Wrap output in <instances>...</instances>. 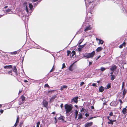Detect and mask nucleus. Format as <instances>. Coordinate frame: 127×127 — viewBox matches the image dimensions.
I'll use <instances>...</instances> for the list:
<instances>
[{
	"label": "nucleus",
	"instance_id": "f257e3e1",
	"mask_svg": "<svg viewBox=\"0 0 127 127\" xmlns=\"http://www.w3.org/2000/svg\"><path fill=\"white\" fill-rule=\"evenodd\" d=\"M88 18H87L85 19V22H84L83 25V26L84 28V31L85 33H87L88 31L92 29L91 25L89 24L88 21L89 19Z\"/></svg>",
	"mask_w": 127,
	"mask_h": 127
},
{
	"label": "nucleus",
	"instance_id": "f03ea898",
	"mask_svg": "<svg viewBox=\"0 0 127 127\" xmlns=\"http://www.w3.org/2000/svg\"><path fill=\"white\" fill-rule=\"evenodd\" d=\"M83 105L84 108H83L82 106H80L78 107V106L77 105H75V106L77 109H81L80 111H83L84 110H85V111H87L89 110L88 109L90 108H91L92 109H93V111L95 110H94V108L93 106L88 105L85 103H84Z\"/></svg>",
	"mask_w": 127,
	"mask_h": 127
},
{
	"label": "nucleus",
	"instance_id": "7ed1b4c3",
	"mask_svg": "<svg viewBox=\"0 0 127 127\" xmlns=\"http://www.w3.org/2000/svg\"><path fill=\"white\" fill-rule=\"evenodd\" d=\"M85 1L87 8L89 9L90 10H92L94 6L93 3V1L92 0H86Z\"/></svg>",
	"mask_w": 127,
	"mask_h": 127
},
{
	"label": "nucleus",
	"instance_id": "20e7f679",
	"mask_svg": "<svg viewBox=\"0 0 127 127\" xmlns=\"http://www.w3.org/2000/svg\"><path fill=\"white\" fill-rule=\"evenodd\" d=\"M55 119V121L57 118H58L59 121L62 122H66V121H65L64 119L65 118L63 116H62L61 114H57L56 116L54 118Z\"/></svg>",
	"mask_w": 127,
	"mask_h": 127
},
{
	"label": "nucleus",
	"instance_id": "39448f33",
	"mask_svg": "<svg viewBox=\"0 0 127 127\" xmlns=\"http://www.w3.org/2000/svg\"><path fill=\"white\" fill-rule=\"evenodd\" d=\"M95 54V52L93 51L91 53H88L83 55V56L87 58H91L93 57Z\"/></svg>",
	"mask_w": 127,
	"mask_h": 127
},
{
	"label": "nucleus",
	"instance_id": "423d86ee",
	"mask_svg": "<svg viewBox=\"0 0 127 127\" xmlns=\"http://www.w3.org/2000/svg\"><path fill=\"white\" fill-rule=\"evenodd\" d=\"M73 108L72 104H66L64 105V108L66 111H71Z\"/></svg>",
	"mask_w": 127,
	"mask_h": 127
},
{
	"label": "nucleus",
	"instance_id": "0eeeda50",
	"mask_svg": "<svg viewBox=\"0 0 127 127\" xmlns=\"http://www.w3.org/2000/svg\"><path fill=\"white\" fill-rule=\"evenodd\" d=\"M78 96H76L73 97L71 100L70 102L72 103H73L74 102L76 103L78 102Z\"/></svg>",
	"mask_w": 127,
	"mask_h": 127
},
{
	"label": "nucleus",
	"instance_id": "6e6552de",
	"mask_svg": "<svg viewBox=\"0 0 127 127\" xmlns=\"http://www.w3.org/2000/svg\"><path fill=\"white\" fill-rule=\"evenodd\" d=\"M25 98L24 96L23 95L21 96V98L19 100V104H21L24 103V101L25 99Z\"/></svg>",
	"mask_w": 127,
	"mask_h": 127
},
{
	"label": "nucleus",
	"instance_id": "1a4fd4ad",
	"mask_svg": "<svg viewBox=\"0 0 127 127\" xmlns=\"http://www.w3.org/2000/svg\"><path fill=\"white\" fill-rule=\"evenodd\" d=\"M116 66L115 65H113L110 68V70L112 71H114L117 68Z\"/></svg>",
	"mask_w": 127,
	"mask_h": 127
},
{
	"label": "nucleus",
	"instance_id": "9d476101",
	"mask_svg": "<svg viewBox=\"0 0 127 127\" xmlns=\"http://www.w3.org/2000/svg\"><path fill=\"white\" fill-rule=\"evenodd\" d=\"M93 124L92 122L87 123L85 124V126L84 127H90Z\"/></svg>",
	"mask_w": 127,
	"mask_h": 127
},
{
	"label": "nucleus",
	"instance_id": "9b49d317",
	"mask_svg": "<svg viewBox=\"0 0 127 127\" xmlns=\"http://www.w3.org/2000/svg\"><path fill=\"white\" fill-rule=\"evenodd\" d=\"M118 103H117L115 101H113L112 102L110 103V105L111 106H115L118 104Z\"/></svg>",
	"mask_w": 127,
	"mask_h": 127
},
{
	"label": "nucleus",
	"instance_id": "f8f14e48",
	"mask_svg": "<svg viewBox=\"0 0 127 127\" xmlns=\"http://www.w3.org/2000/svg\"><path fill=\"white\" fill-rule=\"evenodd\" d=\"M24 6H25V8L26 12L27 13L29 12L28 8V4H27V3L26 2L24 3Z\"/></svg>",
	"mask_w": 127,
	"mask_h": 127
},
{
	"label": "nucleus",
	"instance_id": "ddd939ff",
	"mask_svg": "<svg viewBox=\"0 0 127 127\" xmlns=\"http://www.w3.org/2000/svg\"><path fill=\"white\" fill-rule=\"evenodd\" d=\"M43 105L45 107H47L48 105V102L45 100H44L43 102Z\"/></svg>",
	"mask_w": 127,
	"mask_h": 127
},
{
	"label": "nucleus",
	"instance_id": "4468645a",
	"mask_svg": "<svg viewBox=\"0 0 127 127\" xmlns=\"http://www.w3.org/2000/svg\"><path fill=\"white\" fill-rule=\"evenodd\" d=\"M4 68L5 69H10L12 67V66L11 65H6L4 66Z\"/></svg>",
	"mask_w": 127,
	"mask_h": 127
},
{
	"label": "nucleus",
	"instance_id": "2eb2a0df",
	"mask_svg": "<svg viewBox=\"0 0 127 127\" xmlns=\"http://www.w3.org/2000/svg\"><path fill=\"white\" fill-rule=\"evenodd\" d=\"M76 62H74V63L71 64L69 66V70L70 71H72L74 69V68H73V64H74V63H75Z\"/></svg>",
	"mask_w": 127,
	"mask_h": 127
},
{
	"label": "nucleus",
	"instance_id": "dca6fc26",
	"mask_svg": "<svg viewBox=\"0 0 127 127\" xmlns=\"http://www.w3.org/2000/svg\"><path fill=\"white\" fill-rule=\"evenodd\" d=\"M56 97V95H54L53 96H52L50 98V102H52L53 100Z\"/></svg>",
	"mask_w": 127,
	"mask_h": 127
},
{
	"label": "nucleus",
	"instance_id": "f3484780",
	"mask_svg": "<svg viewBox=\"0 0 127 127\" xmlns=\"http://www.w3.org/2000/svg\"><path fill=\"white\" fill-rule=\"evenodd\" d=\"M67 87V86L65 85H63L61 87V88L60 89V90L61 91H62L64 89H66Z\"/></svg>",
	"mask_w": 127,
	"mask_h": 127
},
{
	"label": "nucleus",
	"instance_id": "a211bd4d",
	"mask_svg": "<svg viewBox=\"0 0 127 127\" xmlns=\"http://www.w3.org/2000/svg\"><path fill=\"white\" fill-rule=\"evenodd\" d=\"M96 40L97 41L98 40L99 41L98 44H103L104 42L102 40L97 38H96Z\"/></svg>",
	"mask_w": 127,
	"mask_h": 127
},
{
	"label": "nucleus",
	"instance_id": "6ab92c4d",
	"mask_svg": "<svg viewBox=\"0 0 127 127\" xmlns=\"http://www.w3.org/2000/svg\"><path fill=\"white\" fill-rule=\"evenodd\" d=\"M12 69L13 71L15 73V74L17 75V71L15 66Z\"/></svg>",
	"mask_w": 127,
	"mask_h": 127
},
{
	"label": "nucleus",
	"instance_id": "aec40b11",
	"mask_svg": "<svg viewBox=\"0 0 127 127\" xmlns=\"http://www.w3.org/2000/svg\"><path fill=\"white\" fill-rule=\"evenodd\" d=\"M127 90H126L125 89H124V90L123 91V98L125 96L126 93H127Z\"/></svg>",
	"mask_w": 127,
	"mask_h": 127
},
{
	"label": "nucleus",
	"instance_id": "412c9836",
	"mask_svg": "<svg viewBox=\"0 0 127 127\" xmlns=\"http://www.w3.org/2000/svg\"><path fill=\"white\" fill-rule=\"evenodd\" d=\"M102 49V48L100 47H98L96 49V51L97 52H99L101 51Z\"/></svg>",
	"mask_w": 127,
	"mask_h": 127
},
{
	"label": "nucleus",
	"instance_id": "4be33fe9",
	"mask_svg": "<svg viewBox=\"0 0 127 127\" xmlns=\"http://www.w3.org/2000/svg\"><path fill=\"white\" fill-rule=\"evenodd\" d=\"M99 90L101 92H102L104 90V88L102 86L100 87L99 88Z\"/></svg>",
	"mask_w": 127,
	"mask_h": 127
},
{
	"label": "nucleus",
	"instance_id": "5701e85b",
	"mask_svg": "<svg viewBox=\"0 0 127 127\" xmlns=\"http://www.w3.org/2000/svg\"><path fill=\"white\" fill-rule=\"evenodd\" d=\"M29 8H30L29 10L30 11V10H32L33 6L30 3L29 4Z\"/></svg>",
	"mask_w": 127,
	"mask_h": 127
},
{
	"label": "nucleus",
	"instance_id": "b1692460",
	"mask_svg": "<svg viewBox=\"0 0 127 127\" xmlns=\"http://www.w3.org/2000/svg\"><path fill=\"white\" fill-rule=\"evenodd\" d=\"M18 52V53H19V52L18 51H15L10 53V54L11 55H15L17 54Z\"/></svg>",
	"mask_w": 127,
	"mask_h": 127
},
{
	"label": "nucleus",
	"instance_id": "393cba45",
	"mask_svg": "<svg viewBox=\"0 0 127 127\" xmlns=\"http://www.w3.org/2000/svg\"><path fill=\"white\" fill-rule=\"evenodd\" d=\"M75 51H73L71 54V56L72 57H74V55L75 54Z\"/></svg>",
	"mask_w": 127,
	"mask_h": 127
},
{
	"label": "nucleus",
	"instance_id": "a878e982",
	"mask_svg": "<svg viewBox=\"0 0 127 127\" xmlns=\"http://www.w3.org/2000/svg\"><path fill=\"white\" fill-rule=\"evenodd\" d=\"M111 76V80L112 81L115 78V76L114 75H112L110 76Z\"/></svg>",
	"mask_w": 127,
	"mask_h": 127
},
{
	"label": "nucleus",
	"instance_id": "bb28decb",
	"mask_svg": "<svg viewBox=\"0 0 127 127\" xmlns=\"http://www.w3.org/2000/svg\"><path fill=\"white\" fill-rule=\"evenodd\" d=\"M54 91L53 90H50L48 91L47 92V93H46V94L47 95H48L49 94H50L51 93L53 92Z\"/></svg>",
	"mask_w": 127,
	"mask_h": 127
},
{
	"label": "nucleus",
	"instance_id": "cd10ccee",
	"mask_svg": "<svg viewBox=\"0 0 127 127\" xmlns=\"http://www.w3.org/2000/svg\"><path fill=\"white\" fill-rule=\"evenodd\" d=\"M106 69V68L103 67H101L100 68L101 71H103Z\"/></svg>",
	"mask_w": 127,
	"mask_h": 127
},
{
	"label": "nucleus",
	"instance_id": "c85d7f7f",
	"mask_svg": "<svg viewBox=\"0 0 127 127\" xmlns=\"http://www.w3.org/2000/svg\"><path fill=\"white\" fill-rule=\"evenodd\" d=\"M12 10V9H8L5 10L6 12V13L10 12Z\"/></svg>",
	"mask_w": 127,
	"mask_h": 127
},
{
	"label": "nucleus",
	"instance_id": "c756f323",
	"mask_svg": "<svg viewBox=\"0 0 127 127\" xmlns=\"http://www.w3.org/2000/svg\"><path fill=\"white\" fill-rule=\"evenodd\" d=\"M82 116L81 114H79L78 117V119H82Z\"/></svg>",
	"mask_w": 127,
	"mask_h": 127
},
{
	"label": "nucleus",
	"instance_id": "7c9ffc66",
	"mask_svg": "<svg viewBox=\"0 0 127 127\" xmlns=\"http://www.w3.org/2000/svg\"><path fill=\"white\" fill-rule=\"evenodd\" d=\"M19 116L18 115L17 116V118L16 123H18L19 122Z\"/></svg>",
	"mask_w": 127,
	"mask_h": 127
},
{
	"label": "nucleus",
	"instance_id": "2f4dec72",
	"mask_svg": "<svg viewBox=\"0 0 127 127\" xmlns=\"http://www.w3.org/2000/svg\"><path fill=\"white\" fill-rule=\"evenodd\" d=\"M122 12L123 13H125L126 12V10L125 8H123L122 9Z\"/></svg>",
	"mask_w": 127,
	"mask_h": 127
},
{
	"label": "nucleus",
	"instance_id": "473e14b6",
	"mask_svg": "<svg viewBox=\"0 0 127 127\" xmlns=\"http://www.w3.org/2000/svg\"><path fill=\"white\" fill-rule=\"evenodd\" d=\"M82 48L80 47V45L79 47L78 48V51H80L82 50Z\"/></svg>",
	"mask_w": 127,
	"mask_h": 127
},
{
	"label": "nucleus",
	"instance_id": "72a5a7b5",
	"mask_svg": "<svg viewBox=\"0 0 127 127\" xmlns=\"http://www.w3.org/2000/svg\"><path fill=\"white\" fill-rule=\"evenodd\" d=\"M40 122H37L36 123V127H39V125H40Z\"/></svg>",
	"mask_w": 127,
	"mask_h": 127
},
{
	"label": "nucleus",
	"instance_id": "f704fd0d",
	"mask_svg": "<svg viewBox=\"0 0 127 127\" xmlns=\"http://www.w3.org/2000/svg\"><path fill=\"white\" fill-rule=\"evenodd\" d=\"M23 124V122H20L19 124V126L20 127H22V125Z\"/></svg>",
	"mask_w": 127,
	"mask_h": 127
},
{
	"label": "nucleus",
	"instance_id": "c9c22d12",
	"mask_svg": "<svg viewBox=\"0 0 127 127\" xmlns=\"http://www.w3.org/2000/svg\"><path fill=\"white\" fill-rule=\"evenodd\" d=\"M111 87L110 85L109 84H108L107 85V87L106 89H108Z\"/></svg>",
	"mask_w": 127,
	"mask_h": 127
},
{
	"label": "nucleus",
	"instance_id": "e433bc0d",
	"mask_svg": "<svg viewBox=\"0 0 127 127\" xmlns=\"http://www.w3.org/2000/svg\"><path fill=\"white\" fill-rule=\"evenodd\" d=\"M67 56H68L69 55V54H70L71 53V52L70 51L67 50Z\"/></svg>",
	"mask_w": 127,
	"mask_h": 127
},
{
	"label": "nucleus",
	"instance_id": "4c0bfd02",
	"mask_svg": "<svg viewBox=\"0 0 127 127\" xmlns=\"http://www.w3.org/2000/svg\"><path fill=\"white\" fill-rule=\"evenodd\" d=\"M65 67V64L64 63H63L62 64V69H63Z\"/></svg>",
	"mask_w": 127,
	"mask_h": 127
},
{
	"label": "nucleus",
	"instance_id": "58836bf2",
	"mask_svg": "<svg viewBox=\"0 0 127 127\" xmlns=\"http://www.w3.org/2000/svg\"><path fill=\"white\" fill-rule=\"evenodd\" d=\"M125 84V83L124 82H122V89H123L124 85Z\"/></svg>",
	"mask_w": 127,
	"mask_h": 127
},
{
	"label": "nucleus",
	"instance_id": "ea45409f",
	"mask_svg": "<svg viewBox=\"0 0 127 127\" xmlns=\"http://www.w3.org/2000/svg\"><path fill=\"white\" fill-rule=\"evenodd\" d=\"M84 84V83L83 82H82L81 83H80V86H82Z\"/></svg>",
	"mask_w": 127,
	"mask_h": 127
},
{
	"label": "nucleus",
	"instance_id": "a19ab883",
	"mask_svg": "<svg viewBox=\"0 0 127 127\" xmlns=\"http://www.w3.org/2000/svg\"><path fill=\"white\" fill-rule=\"evenodd\" d=\"M54 66H53L52 69L50 71V72H52L55 69V68H54Z\"/></svg>",
	"mask_w": 127,
	"mask_h": 127
},
{
	"label": "nucleus",
	"instance_id": "79ce46f5",
	"mask_svg": "<svg viewBox=\"0 0 127 127\" xmlns=\"http://www.w3.org/2000/svg\"><path fill=\"white\" fill-rule=\"evenodd\" d=\"M12 70L8 71L7 72V73L8 74H10V73H12Z\"/></svg>",
	"mask_w": 127,
	"mask_h": 127
},
{
	"label": "nucleus",
	"instance_id": "37998d69",
	"mask_svg": "<svg viewBox=\"0 0 127 127\" xmlns=\"http://www.w3.org/2000/svg\"><path fill=\"white\" fill-rule=\"evenodd\" d=\"M109 122H108V124H110V123H111V122H112L113 121L112 120H109Z\"/></svg>",
	"mask_w": 127,
	"mask_h": 127
},
{
	"label": "nucleus",
	"instance_id": "c03bdc74",
	"mask_svg": "<svg viewBox=\"0 0 127 127\" xmlns=\"http://www.w3.org/2000/svg\"><path fill=\"white\" fill-rule=\"evenodd\" d=\"M44 86L45 87H47L48 88L49 87V85L47 84H46Z\"/></svg>",
	"mask_w": 127,
	"mask_h": 127
},
{
	"label": "nucleus",
	"instance_id": "a18cd8bd",
	"mask_svg": "<svg viewBox=\"0 0 127 127\" xmlns=\"http://www.w3.org/2000/svg\"><path fill=\"white\" fill-rule=\"evenodd\" d=\"M18 123H15V124H14V126L15 127H16L18 125Z\"/></svg>",
	"mask_w": 127,
	"mask_h": 127
},
{
	"label": "nucleus",
	"instance_id": "49530a36",
	"mask_svg": "<svg viewBox=\"0 0 127 127\" xmlns=\"http://www.w3.org/2000/svg\"><path fill=\"white\" fill-rule=\"evenodd\" d=\"M92 86H96V85L94 83H92Z\"/></svg>",
	"mask_w": 127,
	"mask_h": 127
},
{
	"label": "nucleus",
	"instance_id": "de8ad7c7",
	"mask_svg": "<svg viewBox=\"0 0 127 127\" xmlns=\"http://www.w3.org/2000/svg\"><path fill=\"white\" fill-rule=\"evenodd\" d=\"M113 113L112 112H111L109 114V115L110 116H112L113 115Z\"/></svg>",
	"mask_w": 127,
	"mask_h": 127
},
{
	"label": "nucleus",
	"instance_id": "09e8293b",
	"mask_svg": "<svg viewBox=\"0 0 127 127\" xmlns=\"http://www.w3.org/2000/svg\"><path fill=\"white\" fill-rule=\"evenodd\" d=\"M122 113L124 114H126L127 113V112H122Z\"/></svg>",
	"mask_w": 127,
	"mask_h": 127
},
{
	"label": "nucleus",
	"instance_id": "8fccbe9b",
	"mask_svg": "<svg viewBox=\"0 0 127 127\" xmlns=\"http://www.w3.org/2000/svg\"><path fill=\"white\" fill-rule=\"evenodd\" d=\"M127 110L126 108H124L122 111H126Z\"/></svg>",
	"mask_w": 127,
	"mask_h": 127
},
{
	"label": "nucleus",
	"instance_id": "3c124183",
	"mask_svg": "<svg viewBox=\"0 0 127 127\" xmlns=\"http://www.w3.org/2000/svg\"><path fill=\"white\" fill-rule=\"evenodd\" d=\"M82 41H81V40H80L79 42V43H78L79 44V45L82 42Z\"/></svg>",
	"mask_w": 127,
	"mask_h": 127
},
{
	"label": "nucleus",
	"instance_id": "603ef678",
	"mask_svg": "<svg viewBox=\"0 0 127 127\" xmlns=\"http://www.w3.org/2000/svg\"><path fill=\"white\" fill-rule=\"evenodd\" d=\"M123 46L122 44H121L120 45V46L119 47V48H122L123 47Z\"/></svg>",
	"mask_w": 127,
	"mask_h": 127
},
{
	"label": "nucleus",
	"instance_id": "864d4df0",
	"mask_svg": "<svg viewBox=\"0 0 127 127\" xmlns=\"http://www.w3.org/2000/svg\"><path fill=\"white\" fill-rule=\"evenodd\" d=\"M126 44V43H125V42H124L122 44V45L123 46H125V45Z\"/></svg>",
	"mask_w": 127,
	"mask_h": 127
},
{
	"label": "nucleus",
	"instance_id": "5fc2aeb1",
	"mask_svg": "<svg viewBox=\"0 0 127 127\" xmlns=\"http://www.w3.org/2000/svg\"><path fill=\"white\" fill-rule=\"evenodd\" d=\"M95 117H92L90 118H89V120H90L91 119H93V118H94Z\"/></svg>",
	"mask_w": 127,
	"mask_h": 127
},
{
	"label": "nucleus",
	"instance_id": "6e6d98bb",
	"mask_svg": "<svg viewBox=\"0 0 127 127\" xmlns=\"http://www.w3.org/2000/svg\"><path fill=\"white\" fill-rule=\"evenodd\" d=\"M85 116L86 117H88L89 116V114L88 113H86L85 114Z\"/></svg>",
	"mask_w": 127,
	"mask_h": 127
},
{
	"label": "nucleus",
	"instance_id": "4d7b16f0",
	"mask_svg": "<svg viewBox=\"0 0 127 127\" xmlns=\"http://www.w3.org/2000/svg\"><path fill=\"white\" fill-rule=\"evenodd\" d=\"M114 72V71H112V72H111V73H110L111 75L110 76H111V75H113V73Z\"/></svg>",
	"mask_w": 127,
	"mask_h": 127
},
{
	"label": "nucleus",
	"instance_id": "13d9d810",
	"mask_svg": "<svg viewBox=\"0 0 127 127\" xmlns=\"http://www.w3.org/2000/svg\"><path fill=\"white\" fill-rule=\"evenodd\" d=\"M85 45L84 44V45H83L81 46L80 45V47H81L82 48H83V47H84Z\"/></svg>",
	"mask_w": 127,
	"mask_h": 127
},
{
	"label": "nucleus",
	"instance_id": "bf43d9fd",
	"mask_svg": "<svg viewBox=\"0 0 127 127\" xmlns=\"http://www.w3.org/2000/svg\"><path fill=\"white\" fill-rule=\"evenodd\" d=\"M63 104H61V105L60 107L61 108H62V107H63Z\"/></svg>",
	"mask_w": 127,
	"mask_h": 127
},
{
	"label": "nucleus",
	"instance_id": "052dcab7",
	"mask_svg": "<svg viewBox=\"0 0 127 127\" xmlns=\"http://www.w3.org/2000/svg\"><path fill=\"white\" fill-rule=\"evenodd\" d=\"M38 0H32V2H35L36 1H37Z\"/></svg>",
	"mask_w": 127,
	"mask_h": 127
},
{
	"label": "nucleus",
	"instance_id": "680f3d73",
	"mask_svg": "<svg viewBox=\"0 0 127 127\" xmlns=\"http://www.w3.org/2000/svg\"><path fill=\"white\" fill-rule=\"evenodd\" d=\"M78 112H75V113L76 116H77V114L78 113Z\"/></svg>",
	"mask_w": 127,
	"mask_h": 127
},
{
	"label": "nucleus",
	"instance_id": "e2e57ef3",
	"mask_svg": "<svg viewBox=\"0 0 127 127\" xmlns=\"http://www.w3.org/2000/svg\"><path fill=\"white\" fill-rule=\"evenodd\" d=\"M115 121L113 120V121L111 122V123H110V124H113V122H115Z\"/></svg>",
	"mask_w": 127,
	"mask_h": 127
},
{
	"label": "nucleus",
	"instance_id": "0e129e2a",
	"mask_svg": "<svg viewBox=\"0 0 127 127\" xmlns=\"http://www.w3.org/2000/svg\"><path fill=\"white\" fill-rule=\"evenodd\" d=\"M22 90H20L19 91V94H20V93L22 92Z\"/></svg>",
	"mask_w": 127,
	"mask_h": 127
},
{
	"label": "nucleus",
	"instance_id": "69168bd1",
	"mask_svg": "<svg viewBox=\"0 0 127 127\" xmlns=\"http://www.w3.org/2000/svg\"><path fill=\"white\" fill-rule=\"evenodd\" d=\"M119 101L121 103H123L121 99H119Z\"/></svg>",
	"mask_w": 127,
	"mask_h": 127
},
{
	"label": "nucleus",
	"instance_id": "338daca9",
	"mask_svg": "<svg viewBox=\"0 0 127 127\" xmlns=\"http://www.w3.org/2000/svg\"><path fill=\"white\" fill-rule=\"evenodd\" d=\"M8 7V6H5L4 7V8H7Z\"/></svg>",
	"mask_w": 127,
	"mask_h": 127
},
{
	"label": "nucleus",
	"instance_id": "774afa93",
	"mask_svg": "<svg viewBox=\"0 0 127 127\" xmlns=\"http://www.w3.org/2000/svg\"><path fill=\"white\" fill-rule=\"evenodd\" d=\"M24 82H25V83H27L28 82V81H27V80H24Z\"/></svg>",
	"mask_w": 127,
	"mask_h": 127
}]
</instances>
